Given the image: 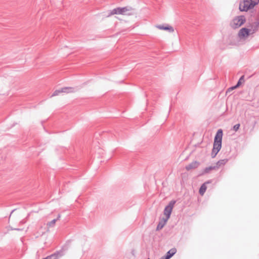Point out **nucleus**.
Instances as JSON below:
<instances>
[{"mask_svg": "<svg viewBox=\"0 0 259 259\" xmlns=\"http://www.w3.org/2000/svg\"><path fill=\"white\" fill-rule=\"evenodd\" d=\"M238 87H236V85H235V86H234V87H232L230 88L229 89V90H234V89H236V88H238Z\"/></svg>", "mask_w": 259, "mask_h": 259, "instance_id": "nucleus-20", "label": "nucleus"}, {"mask_svg": "<svg viewBox=\"0 0 259 259\" xmlns=\"http://www.w3.org/2000/svg\"><path fill=\"white\" fill-rule=\"evenodd\" d=\"M60 218V214H59L58 216V218L56 219H57V220H58Z\"/></svg>", "mask_w": 259, "mask_h": 259, "instance_id": "nucleus-21", "label": "nucleus"}, {"mask_svg": "<svg viewBox=\"0 0 259 259\" xmlns=\"http://www.w3.org/2000/svg\"><path fill=\"white\" fill-rule=\"evenodd\" d=\"M167 220L164 219L163 221L159 222L156 227V230H161L165 225Z\"/></svg>", "mask_w": 259, "mask_h": 259, "instance_id": "nucleus-15", "label": "nucleus"}, {"mask_svg": "<svg viewBox=\"0 0 259 259\" xmlns=\"http://www.w3.org/2000/svg\"><path fill=\"white\" fill-rule=\"evenodd\" d=\"M147 259H149V258H147Z\"/></svg>", "mask_w": 259, "mask_h": 259, "instance_id": "nucleus-23", "label": "nucleus"}, {"mask_svg": "<svg viewBox=\"0 0 259 259\" xmlns=\"http://www.w3.org/2000/svg\"><path fill=\"white\" fill-rule=\"evenodd\" d=\"M239 127H240V124H235L234 126H233V130L235 131H237L238 130V129L239 128Z\"/></svg>", "mask_w": 259, "mask_h": 259, "instance_id": "nucleus-19", "label": "nucleus"}, {"mask_svg": "<svg viewBox=\"0 0 259 259\" xmlns=\"http://www.w3.org/2000/svg\"><path fill=\"white\" fill-rule=\"evenodd\" d=\"M222 137L223 131L222 129H219L217 131L214 139L213 148L211 154L212 158L215 157L221 149Z\"/></svg>", "mask_w": 259, "mask_h": 259, "instance_id": "nucleus-1", "label": "nucleus"}, {"mask_svg": "<svg viewBox=\"0 0 259 259\" xmlns=\"http://www.w3.org/2000/svg\"><path fill=\"white\" fill-rule=\"evenodd\" d=\"M63 255V251L60 250L59 251H57L54 253L48 256L46 258L43 259H58L60 257L62 256Z\"/></svg>", "mask_w": 259, "mask_h": 259, "instance_id": "nucleus-7", "label": "nucleus"}, {"mask_svg": "<svg viewBox=\"0 0 259 259\" xmlns=\"http://www.w3.org/2000/svg\"><path fill=\"white\" fill-rule=\"evenodd\" d=\"M61 89H60V90H56V91L53 93V94H52V95L51 96V97L58 96L59 94L62 93V92H61Z\"/></svg>", "mask_w": 259, "mask_h": 259, "instance_id": "nucleus-17", "label": "nucleus"}, {"mask_svg": "<svg viewBox=\"0 0 259 259\" xmlns=\"http://www.w3.org/2000/svg\"><path fill=\"white\" fill-rule=\"evenodd\" d=\"M228 161V159H224L219 160L216 163L215 165L218 166V169H219L220 167L224 166L226 164V163Z\"/></svg>", "mask_w": 259, "mask_h": 259, "instance_id": "nucleus-13", "label": "nucleus"}, {"mask_svg": "<svg viewBox=\"0 0 259 259\" xmlns=\"http://www.w3.org/2000/svg\"><path fill=\"white\" fill-rule=\"evenodd\" d=\"M242 80H243V81H244V76H243H243H242L240 78V79H239V80H238V82H237V84H236V87H239L240 86V84H241V81H242Z\"/></svg>", "mask_w": 259, "mask_h": 259, "instance_id": "nucleus-18", "label": "nucleus"}, {"mask_svg": "<svg viewBox=\"0 0 259 259\" xmlns=\"http://www.w3.org/2000/svg\"><path fill=\"white\" fill-rule=\"evenodd\" d=\"M258 3L259 0H244L240 4L239 9L241 11H247L253 8Z\"/></svg>", "mask_w": 259, "mask_h": 259, "instance_id": "nucleus-2", "label": "nucleus"}, {"mask_svg": "<svg viewBox=\"0 0 259 259\" xmlns=\"http://www.w3.org/2000/svg\"><path fill=\"white\" fill-rule=\"evenodd\" d=\"M199 163L197 161H193V162H191V163H190L189 164L187 165L186 166V169L187 170H191L192 169H195V168H197L199 166Z\"/></svg>", "mask_w": 259, "mask_h": 259, "instance_id": "nucleus-10", "label": "nucleus"}, {"mask_svg": "<svg viewBox=\"0 0 259 259\" xmlns=\"http://www.w3.org/2000/svg\"><path fill=\"white\" fill-rule=\"evenodd\" d=\"M156 27L160 30H167L169 32H173L174 31V29L173 27L171 26H169L168 25H166L165 26L161 25H158L156 26Z\"/></svg>", "mask_w": 259, "mask_h": 259, "instance_id": "nucleus-8", "label": "nucleus"}, {"mask_svg": "<svg viewBox=\"0 0 259 259\" xmlns=\"http://www.w3.org/2000/svg\"><path fill=\"white\" fill-rule=\"evenodd\" d=\"M257 29V26L252 31L251 29H249L246 28H242L239 30L238 33V36L240 37H247L250 34L253 33L254 32H255Z\"/></svg>", "mask_w": 259, "mask_h": 259, "instance_id": "nucleus-6", "label": "nucleus"}, {"mask_svg": "<svg viewBox=\"0 0 259 259\" xmlns=\"http://www.w3.org/2000/svg\"><path fill=\"white\" fill-rule=\"evenodd\" d=\"M160 259H165V258L164 257L162 256V257L161 258H160Z\"/></svg>", "mask_w": 259, "mask_h": 259, "instance_id": "nucleus-22", "label": "nucleus"}, {"mask_svg": "<svg viewBox=\"0 0 259 259\" xmlns=\"http://www.w3.org/2000/svg\"><path fill=\"white\" fill-rule=\"evenodd\" d=\"M75 89L72 87H64L61 89V92L64 93H71L75 92Z\"/></svg>", "mask_w": 259, "mask_h": 259, "instance_id": "nucleus-12", "label": "nucleus"}, {"mask_svg": "<svg viewBox=\"0 0 259 259\" xmlns=\"http://www.w3.org/2000/svg\"><path fill=\"white\" fill-rule=\"evenodd\" d=\"M218 169V166H216L215 165H211L210 166L206 167L204 170V172L205 173H209L211 170Z\"/></svg>", "mask_w": 259, "mask_h": 259, "instance_id": "nucleus-14", "label": "nucleus"}, {"mask_svg": "<svg viewBox=\"0 0 259 259\" xmlns=\"http://www.w3.org/2000/svg\"><path fill=\"white\" fill-rule=\"evenodd\" d=\"M246 19L244 16H237L232 20L231 26L234 29L238 28L243 25Z\"/></svg>", "mask_w": 259, "mask_h": 259, "instance_id": "nucleus-4", "label": "nucleus"}, {"mask_svg": "<svg viewBox=\"0 0 259 259\" xmlns=\"http://www.w3.org/2000/svg\"><path fill=\"white\" fill-rule=\"evenodd\" d=\"M176 201L175 200H171L169 202V204L165 207L164 210V214L166 216V218L165 219L166 220H168L170 217L171 213L172 212L173 207L176 203Z\"/></svg>", "mask_w": 259, "mask_h": 259, "instance_id": "nucleus-5", "label": "nucleus"}, {"mask_svg": "<svg viewBox=\"0 0 259 259\" xmlns=\"http://www.w3.org/2000/svg\"><path fill=\"white\" fill-rule=\"evenodd\" d=\"M211 182V181H206L201 186L199 190V193L200 195L203 196L204 195L207 189L206 184H209Z\"/></svg>", "mask_w": 259, "mask_h": 259, "instance_id": "nucleus-9", "label": "nucleus"}, {"mask_svg": "<svg viewBox=\"0 0 259 259\" xmlns=\"http://www.w3.org/2000/svg\"><path fill=\"white\" fill-rule=\"evenodd\" d=\"M177 252L176 248H172L170 249L167 253L165 256L164 257L165 259H169L172 256H173Z\"/></svg>", "mask_w": 259, "mask_h": 259, "instance_id": "nucleus-11", "label": "nucleus"}, {"mask_svg": "<svg viewBox=\"0 0 259 259\" xmlns=\"http://www.w3.org/2000/svg\"><path fill=\"white\" fill-rule=\"evenodd\" d=\"M57 221V219H54L52 221H51V222H48L47 223V226L48 227H54L55 226V223H56Z\"/></svg>", "mask_w": 259, "mask_h": 259, "instance_id": "nucleus-16", "label": "nucleus"}, {"mask_svg": "<svg viewBox=\"0 0 259 259\" xmlns=\"http://www.w3.org/2000/svg\"><path fill=\"white\" fill-rule=\"evenodd\" d=\"M133 9L131 7H118L113 9L110 13V15L120 14L131 15L132 14L130 12Z\"/></svg>", "mask_w": 259, "mask_h": 259, "instance_id": "nucleus-3", "label": "nucleus"}]
</instances>
